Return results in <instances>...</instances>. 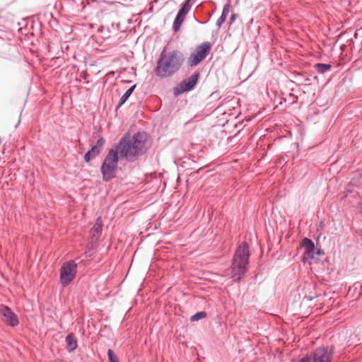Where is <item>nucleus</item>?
I'll return each mask as SVG.
<instances>
[{
  "label": "nucleus",
  "mask_w": 362,
  "mask_h": 362,
  "mask_svg": "<svg viewBox=\"0 0 362 362\" xmlns=\"http://www.w3.org/2000/svg\"><path fill=\"white\" fill-rule=\"evenodd\" d=\"M136 85L132 86L129 88L124 94L121 97L119 102L118 103V107L122 106L129 98V96L132 94L134 90L135 89Z\"/></svg>",
  "instance_id": "ddd939ff"
},
{
  "label": "nucleus",
  "mask_w": 362,
  "mask_h": 362,
  "mask_svg": "<svg viewBox=\"0 0 362 362\" xmlns=\"http://www.w3.org/2000/svg\"><path fill=\"white\" fill-rule=\"evenodd\" d=\"M146 140L147 135L144 133H137L133 136L127 134L121 139L115 150L122 157L132 162L145 152Z\"/></svg>",
  "instance_id": "f257e3e1"
},
{
  "label": "nucleus",
  "mask_w": 362,
  "mask_h": 362,
  "mask_svg": "<svg viewBox=\"0 0 362 362\" xmlns=\"http://www.w3.org/2000/svg\"><path fill=\"white\" fill-rule=\"evenodd\" d=\"M359 209L361 210V212L362 213V202L359 204Z\"/></svg>",
  "instance_id": "b1692460"
},
{
  "label": "nucleus",
  "mask_w": 362,
  "mask_h": 362,
  "mask_svg": "<svg viewBox=\"0 0 362 362\" xmlns=\"http://www.w3.org/2000/svg\"><path fill=\"white\" fill-rule=\"evenodd\" d=\"M77 271V264L74 261L65 262L60 269V282L63 287L68 286L74 279Z\"/></svg>",
  "instance_id": "423d86ee"
},
{
  "label": "nucleus",
  "mask_w": 362,
  "mask_h": 362,
  "mask_svg": "<svg viewBox=\"0 0 362 362\" xmlns=\"http://www.w3.org/2000/svg\"><path fill=\"white\" fill-rule=\"evenodd\" d=\"M316 70L317 71L318 73L320 74H324L327 71H329L331 68H332V66L330 64H316L315 66Z\"/></svg>",
  "instance_id": "2eb2a0df"
},
{
  "label": "nucleus",
  "mask_w": 362,
  "mask_h": 362,
  "mask_svg": "<svg viewBox=\"0 0 362 362\" xmlns=\"http://www.w3.org/2000/svg\"><path fill=\"white\" fill-rule=\"evenodd\" d=\"M184 18H182V16H180V15H177L175 21H174V23H173V29L175 32H177V30H179L180 28V25L182 23L183 21H184Z\"/></svg>",
  "instance_id": "dca6fc26"
},
{
  "label": "nucleus",
  "mask_w": 362,
  "mask_h": 362,
  "mask_svg": "<svg viewBox=\"0 0 362 362\" xmlns=\"http://www.w3.org/2000/svg\"><path fill=\"white\" fill-rule=\"evenodd\" d=\"M301 247L304 248L305 254L311 259H313L315 255L320 254V252L315 248L314 243L307 238L303 240Z\"/></svg>",
  "instance_id": "9d476101"
},
{
  "label": "nucleus",
  "mask_w": 362,
  "mask_h": 362,
  "mask_svg": "<svg viewBox=\"0 0 362 362\" xmlns=\"http://www.w3.org/2000/svg\"><path fill=\"white\" fill-rule=\"evenodd\" d=\"M206 313L205 312H199V313H197L196 314H194V315H192L190 318V320L192 322L198 321L201 319L206 317Z\"/></svg>",
  "instance_id": "f3484780"
},
{
  "label": "nucleus",
  "mask_w": 362,
  "mask_h": 362,
  "mask_svg": "<svg viewBox=\"0 0 362 362\" xmlns=\"http://www.w3.org/2000/svg\"><path fill=\"white\" fill-rule=\"evenodd\" d=\"M334 354V348L320 347L312 354L313 362H330Z\"/></svg>",
  "instance_id": "0eeeda50"
},
{
  "label": "nucleus",
  "mask_w": 362,
  "mask_h": 362,
  "mask_svg": "<svg viewBox=\"0 0 362 362\" xmlns=\"http://www.w3.org/2000/svg\"><path fill=\"white\" fill-rule=\"evenodd\" d=\"M117 163V151L115 149L110 150L101 165V173L103 174V180L109 181L115 177Z\"/></svg>",
  "instance_id": "20e7f679"
},
{
  "label": "nucleus",
  "mask_w": 362,
  "mask_h": 362,
  "mask_svg": "<svg viewBox=\"0 0 362 362\" xmlns=\"http://www.w3.org/2000/svg\"><path fill=\"white\" fill-rule=\"evenodd\" d=\"M107 356L109 362H119L117 356L115 355L112 349H108Z\"/></svg>",
  "instance_id": "6ab92c4d"
},
{
  "label": "nucleus",
  "mask_w": 362,
  "mask_h": 362,
  "mask_svg": "<svg viewBox=\"0 0 362 362\" xmlns=\"http://www.w3.org/2000/svg\"><path fill=\"white\" fill-rule=\"evenodd\" d=\"M299 362H310V358L308 356L303 357Z\"/></svg>",
  "instance_id": "4be33fe9"
},
{
  "label": "nucleus",
  "mask_w": 362,
  "mask_h": 362,
  "mask_svg": "<svg viewBox=\"0 0 362 362\" xmlns=\"http://www.w3.org/2000/svg\"><path fill=\"white\" fill-rule=\"evenodd\" d=\"M102 230V220L100 218H97L95 225L93 227L92 230L97 233H100Z\"/></svg>",
  "instance_id": "a211bd4d"
},
{
  "label": "nucleus",
  "mask_w": 362,
  "mask_h": 362,
  "mask_svg": "<svg viewBox=\"0 0 362 362\" xmlns=\"http://www.w3.org/2000/svg\"><path fill=\"white\" fill-rule=\"evenodd\" d=\"M226 17L221 16L218 18V19L216 21V25L220 28L222 24L226 21Z\"/></svg>",
  "instance_id": "aec40b11"
},
{
  "label": "nucleus",
  "mask_w": 362,
  "mask_h": 362,
  "mask_svg": "<svg viewBox=\"0 0 362 362\" xmlns=\"http://www.w3.org/2000/svg\"><path fill=\"white\" fill-rule=\"evenodd\" d=\"M184 60V56L180 51L166 52L165 49L160 54L155 73L160 78L171 76L181 68Z\"/></svg>",
  "instance_id": "f03ea898"
},
{
  "label": "nucleus",
  "mask_w": 362,
  "mask_h": 362,
  "mask_svg": "<svg viewBox=\"0 0 362 362\" xmlns=\"http://www.w3.org/2000/svg\"><path fill=\"white\" fill-rule=\"evenodd\" d=\"M0 313L4 317V322L10 326L15 327L18 324V319L16 315L9 308L3 306L0 310Z\"/></svg>",
  "instance_id": "6e6552de"
},
{
  "label": "nucleus",
  "mask_w": 362,
  "mask_h": 362,
  "mask_svg": "<svg viewBox=\"0 0 362 362\" xmlns=\"http://www.w3.org/2000/svg\"><path fill=\"white\" fill-rule=\"evenodd\" d=\"M104 144H105L104 139L102 137H100L97 141L96 145L93 146L91 147V148L85 154L84 160L86 162H89L90 160L95 158L100 153Z\"/></svg>",
  "instance_id": "1a4fd4ad"
},
{
  "label": "nucleus",
  "mask_w": 362,
  "mask_h": 362,
  "mask_svg": "<svg viewBox=\"0 0 362 362\" xmlns=\"http://www.w3.org/2000/svg\"><path fill=\"white\" fill-rule=\"evenodd\" d=\"M212 45L209 42H204L197 46L188 58L189 66H196L203 61L211 50Z\"/></svg>",
  "instance_id": "39448f33"
},
{
  "label": "nucleus",
  "mask_w": 362,
  "mask_h": 362,
  "mask_svg": "<svg viewBox=\"0 0 362 362\" xmlns=\"http://www.w3.org/2000/svg\"><path fill=\"white\" fill-rule=\"evenodd\" d=\"M66 348L69 351H74L77 346V340L73 333H69L66 337Z\"/></svg>",
  "instance_id": "f8f14e48"
},
{
  "label": "nucleus",
  "mask_w": 362,
  "mask_h": 362,
  "mask_svg": "<svg viewBox=\"0 0 362 362\" xmlns=\"http://www.w3.org/2000/svg\"><path fill=\"white\" fill-rule=\"evenodd\" d=\"M229 8H230V4H226L223 8L221 16L226 17L229 12Z\"/></svg>",
  "instance_id": "412c9836"
},
{
  "label": "nucleus",
  "mask_w": 362,
  "mask_h": 362,
  "mask_svg": "<svg viewBox=\"0 0 362 362\" xmlns=\"http://www.w3.org/2000/svg\"><path fill=\"white\" fill-rule=\"evenodd\" d=\"M237 15L236 14H232L230 18V23H232L236 18Z\"/></svg>",
  "instance_id": "5701e85b"
},
{
  "label": "nucleus",
  "mask_w": 362,
  "mask_h": 362,
  "mask_svg": "<svg viewBox=\"0 0 362 362\" xmlns=\"http://www.w3.org/2000/svg\"><path fill=\"white\" fill-rule=\"evenodd\" d=\"M190 0H187L182 5V8L178 11V15L185 18L190 9Z\"/></svg>",
  "instance_id": "4468645a"
},
{
  "label": "nucleus",
  "mask_w": 362,
  "mask_h": 362,
  "mask_svg": "<svg viewBox=\"0 0 362 362\" xmlns=\"http://www.w3.org/2000/svg\"><path fill=\"white\" fill-rule=\"evenodd\" d=\"M249 257V247L246 243H243L238 247L233 256L231 276L235 281L240 280L245 275Z\"/></svg>",
  "instance_id": "7ed1b4c3"
},
{
  "label": "nucleus",
  "mask_w": 362,
  "mask_h": 362,
  "mask_svg": "<svg viewBox=\"0 0 362 362\" xmlns=\"http://www.w3.org/2000/svg\"><path fill=\"white\" fill-rule=\"evenodd\" d=\"M199 75L194 74L187 78V80L181 82L179 85L180 92H186L192 90L196 85Z\"/></svg>",
  "instance_id": "9b49d317"
}]
</instances>
